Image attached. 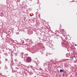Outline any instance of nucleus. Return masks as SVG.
<instances>
[{
  "label": "nucleus",
  "mask_w": 77,
  "mask_h": 77,
  "mask_svg": "<svg viewBox=\"0 0 77 77\" xmlns=\"http://www.w3.org/2000/svg\"><path fill=\"white\" fill-rule=\"evenodd\" d=\"M12 72L13 73L14 72H13V71H12Z\"/></svg>",
  "instance_id": "obj_33"
},
{
  "label": "nucleus",
  "mask_w": 77,
  "mask_h": 77,
  "mask_svg": "<svg viewBox=\"0 0 77 77\" xmlns=\"http://www.w3.org/2000/svg\"><path fill=\"white\" fill-rule=\"evenodd\" d=\"M27 42H29V39H27Z\"/></svg>",
  "instance_id": "obj_24"
},
{
  "label": "nucleus",
  "mask_w": 77,
  "mask_h": 77,
  "mask_svg": "<svg viewBox=\"0 0 77 77\" xmlns=\"http://www.w3.org/2000/svg\"><path fill=\"white\" fill-rule=\"evenodd\" d=\"M63 76H64V75H65L63 74Z\"/></svg>",
  "instance_id": "obj_31"
},
{
  "label": "nucleus",
  "mask_w": 77,
  "mask_h": 77,
  "mask_svg": "<svg viewBox=\"0 0 77 77\" xmlns=\"http://www.w3.org/2000/svg\"><path fill=\"white\" fill-rule=\"evenodd\" d=\"M63 43L62 42H61V44H62H62H63Z\"/></svg>",
  "instance_id": "obj_26"
},
{
  "label": "nucleus",
  "mask_w": 77,
  "mask_h": 77,
  "mask_svg": "<svg viewBox=\"0 0 77 77\" xmlns=\"http://www.w3.org/2000/svg\"><path fill=\"white\" fill-rule=\"evenodd\" d=\"M20 54H21V55H22V56H23V55H24V53L21 52L20 53Z\"/></svg>",
  "instance_id": "obj_13"
},
{
  "label": "nucleus",
  "mask_w": 77,
  "mask_h": 77,
  "mask_svg": "<svg viewBox=\"0 0 77 77\" xmlns=\"http://www.w3.org/2000/svg\"><path fill=\"white\" fill-rule=\"evenodd\" d=\"M10 45H14V46H15V44H14V43H10Z\"/></svg>",
  "instance_id": "obj_8"
},
{
  "label": "nucleus",
  "mask_w": 77,
  "mask_h": 77,
  "mask_svg": "<svg viewBox=\"0 0 77 77\" xmlns=\"http://www.w3.org/2000/svg\"><path fill=\"white\" fill-rule=\"evenodd\" d=\"M46 56H48V54H47V53L46 54Z\"/></svg>",
  "instance_id": "obj_23"
},
{
  "label": "nucleus",
  "mask_w": 77,
  "mask_h": 77,
  "mask_svg": "<svg viewBox=\"0 0 77 77\" xmlns=\"http://www.w3.org/2000/svg\"><path fill=\"white\" fill-rule=\"evenodd\" d=\"M18 0V1H20V0Z\"/></svg>",
  "instance_id": "obj_35"
},
{
  "label": "nucleus",
  "mask_w": 77,
  "mask_h": 77,
  "mask_svg": "<svg viewBox=\"0 0 77 77\" xmlns=\"http://www.w3.org/2000/svg\"><path fill=\"white\" fill-rule=\"evenodd\" d=\"M49 47L50 48H53V45L52 44H50L49 45Z\"/></svg>",
  "instance_id": "obj_6"
},
{
  "label": "nucleus",
  "mask_w": 77,
  "mask_h": 77,
  "mask_svg": "<svg viewBox=\"0 0 77 77\" xmlns=\"http://www.w3.org/2000/svg\"><path fill=\"white\" fill-rule=\"evenodd\" d=\"M34 20H35V19L33 18L31 20V23H33L34 22Z\"/></svg>",
  "instance_id": "obj_9"
},
{
  "label": "nucleus",
  "mask_w": 77,
  "mask_h": 77,
  "mask_svg": "<svg viewBox=\"0 0 77 77\" xmlns=\"http://www.w3.org/2000/svg\"><path fill=\"white\" fill-rule=\"evenodd\" d=\"M13 48L14 50H15L13 51V56H18V53H17V52L15 50V46H14Z\"/></svg>",
  "instance_id": "obj_3"
},
{
  "label": "nucleus",
  "mask_w": 77,
  "mask_h": 77,
  "mask_svg": "<svg viewBox=\"0 0 77 77\" xmlns=\"http://www.w3.org/2000/svg\"><path fill=\"white\" fill-rule=\"evenodd\" d=\"M64 70H63L62 69L60 70V72H64Z\"/></svg>",
  "instance_id": "obj_10"
},
{
  "label": "nucleus",
  "mask_w": 77,
  "mask_h": 77,
  "mask_svg": "<svg viewBox=\"0 0 77 77\" xmlns=\"http://www.w3.org/2000/svg\"><path fill=\"white\" fill-rule=\"evenodd\" d=\"M33 33V31L30 30H28V34L29 35H30Z\"/></svg>",
  "instance_id": "obj_5"
},
{
  "label": "nucleus",
  "mask_w": 77,
  "mask_h": 77,
  "mask_svg": "<svg viewBox=\"0 0 77 77\" xmlns=\"http://www.w3.org/2000/svg\"><path fill=\"white\" fill-rule=\"evenodd\" d=\"M16 34H17V35H18V34H19V32H17L16 33Z\"/></svg>",
  "instance_id": "obj_21"
},
{
  "label": "nucleus",
  "mask_w": 77,
  "mask_h": 77,
  "mask_svg": "<svg viewBox=\"0 0 77 77\" xmlns=\"http://www.w3.org/2000/svg\"><path fill=\"white\" fill-rule=\"evenodd\" d=\"M44 66H45V65H46V63H44L43 64Z\"/></svg>",
  "instance_id": "obj_18"
},
{
  "label": "nucleus",
  "mask_w": 77,
  "mask_h": 77,
  "mask_svg": "<svg viewBox=\"0 0 77 77\" xmlns=\"http://www.w3.org/2000/svg\"><path fill=\"white\" fill-rule=\"evenodd\" d=\"M18 0V1H20V0Z\"/></svg>",
  "instance_id": "obj_36"
},
{
  "label": "nucleus",
  "mask_w": 77,
  "mask_h": 77,
  "mask_svg": "<svg viewBox=\"0 0 77 77\" xmlns=\"http://www.w3.org/2000/svg\"><path fill=\"white\" fill-rule=\"evenodd\" d=\"M7 69H8V67H5V70H6Z\"/></svg>",
  "instance_id": "obj_16"
},
{
  "label": "nucleus",
  "mask_w": 77,
  "mask_h": 77,
  "mask_svg": "<svg viewBox=\"0 0 77 77\" xmlns=\"http://www.w3.org/2000/svg\"><path fill=\"white\" fill-rule=\"evenodd\" d=\"M64 37H65V35H64Z\"/></svg>",
  "instance_id": "obj_28"
},
{
  "label": "nucleus",
  "mask_w": 77,
  "mask_h": 77,
  "mask_svg": "<svg viewBox=\"0 0 77 77\" xmlns=\"http://www.w3.org/2000/svg\"><path fill=\"white\" fill-rule=\"evenodd\" d=\"M25 61L27 63H30L32 61V59L30 57H27L25 59Z\"/></svg>",
  "instance_id": "obj_2"
},
{
  "label": "nucleus",
  "mask_w": 77,
  "mask_h": 77,
  "mask_svg": "<svg viewBox=\"0 0 77 77\" xmlns=\"http://www.w3.org/2000/svg\"><path fill=\"white\" fill-rule=\"evenodd\" d=\"M2 15V16H4V14H3V13L2 12H1L0 13V15Z\"/></svg>",
  "instance_id": "obj_11"
},
{
  "label": "nucleus",
  "mask_w": 77,
  "mask_h": 77,
  "mask_svg": "<svg viewBox=\"0 0 77 77\" xmlns=\"http://www.w3.org/2000/svg\"><path fill=\"white\" fill-rule=\"evenodd\" d=\"M56 38H57V37H56Z\"/></svg>",
  "instance_id": "obj_37"
},
{
  "label": "nucleus",
  "mask_w": 77,
  "mask_h": 77,
  "mask_svg": "<svg viewBox=\"0 0 77 77\" xmlns=\"http://www.w3.org/2000/svg\"><path fill=\"white\" fill-rule=\"evenodd\" d=\"M61 32H64V30L63 29H62L61 30Z\"/></svg>",
  "instance_id": "obj_17"
},
{
  "label": "nucleus",
  "mask_w": 77,
  "mask_h": 77,
  "mask_svg": "<svg viewBox=\"0 0 77 77\" xmlns=\"http://www.w3.org/2000/svg\"><path fill=\"white\" fill-rule=\"evenodd\" d=\"M17 53H20V51H17Z\"/></svg>",
  "instance_id": "obj_22"
},
{
  "label": "nucleus",
  "mask_w": 77,
  "mask_h": 77,
  "mask_svg": "<svg viewBox=\"0 0 77 77\" xmlns=\"http://www.w3.org/2000/svg\"><path fill=\"white\" fill-rule=\"evenodd\" d=\"M9 30H11L12 32H13V31H14V29H13V28L11 27H10L9 28Z\"/></svg>",
  "instance_id": "obj_7"
},
{
  "label": "nucleus",
  "mask_w": 77,
  "mask_h": 77,
  "mask_svg": "<svg viewBox=\"0 0 77 77\" xmlns=\"http://www.w3.org/2000/svg\"><path fill=\"white\" fill-rule=\"evenodd\" d=\"M39 18H40V15L39 16Z\"/></svg>",
  "instance_id": "obj_29"
},
{
  "label": "nucleus",
  "mask_w": 77,
  "mask_h": 77,
  "mask_svg": "<svg viewBox=\"0 0 77 77\" xmlns=\"http://www.w3.org/2000/svg\"><path fill=\"white\" fill-rule=\"evenodd\" d=\"M75 46H77V44H75Z\"/></svg>",
  "instance_id": "obj_27"
},
{
  "label": "nucleus",
  "mask_w": 77,
  "mask_h": 77,
  "mask_svg": "<svg viewBox=\"0 0 77 77\" xmlns=\"http://www.w3.org/2000/svg\"><path fill=\"white\" fill-rule=\"evenodd\" d=\"M29 43L31 44H33V42L31 40H30V41H29Z\"/></svg>",
  "instance_id": "obj_12"
},
{
  "label": "nucleus",
  "mask_w": 77,
  "mask_h": 77,
  "mask_svg": "<svg viewBox=\"0 0 77 77\" xmlns=\"http://www.w3.org/2000/svg\"><path fill=\"white\" fill-rule=\"evenodd\" d=\"M16 71H14V72H16Z\"/></svg>",
  "instance_id": "obj_34"
},
{
  "label": "nucleus",
  "mask_w": 77,
  "mask_h": 77,
  "mask_svg": "<svg viewBox=\"0 0 77 77\" xmlns=\"http://www.w3.org/2000/svg\"><path fill=\"white\" fill-rule=\"evenodd\" d=\"M26 66L23 65H17L16 66L15 68V69H19L20 68V69H25Z\"/></svg>",
  "instance_id": "obj_1"
},
{
  "label": "nucleus",
  "mask_w": 77,
  "mask_h": 77,
  "mask_svg": "<svg viewBox=\"0 0 77 77\" xmlns=\"http://www.w3.org/2000/svg\"><path fill=\"white\" fill-rule=\"evenodd\" d=\"M14 61L15 62H17V60L16 59H14Z\"/></svg>",
  "instance_id": "obj_19"
},
{
  "label": "nucleus",
  "mask_w": 77,
  "mask_h": 77,
  "mask_svg": "<svg viewBox=\"0 0 77 77\" xmlns=\"http://www.w3.org/2000/svg\"><path fill=\"white\" fill-rule=\"evenodd\" d=\"M5 55L6 56H8V53H5Z\"/></svg>",
  "instance_id": "obj_14"
},
{
  "label": "nucleus",
  "mask_w": 77,
  "mask_h": 77,
  "mask_svg": "<svg viewBox=\"0 0 77 77\" xmlns=\"http://www.w3.org/2000/svg\"><path fill=\"white\" fill-rule=\"evenodd\" d=\"M73 57H71V59H73Z\"/></svg>",
  "instance_id": "obj_20"
},
{
  "label": "nucleus",
  "mask_w": 77,
  "mask_h": 77,
  "mask_svg": "<svg viewBox=\"0 0 77 77\" xmlns=\"http://www.w3.org/2000/svg\"><path fill=\"white\" fill-rule=\"evenodd\" d=\"M5 60H6V61H7V60H8V59H5Z\"/></svg>",
  "instance_id": "obj_25"
},
{
  "label": "nucleus",
  "mask_w": 77,
  "mask_h": 77,
  "mask_svg": "<svg viewBox=\"0 0 77 77\" xmlns=\"http://www.w3.org/2000/svg\"><path fill=\"white\" fill-rule=\"evenodd\" d=\"M25 49H27L28 48L29 50V51H30V52H32V51H33V49L32 48L30 47H29L28 48L27 47V46H26L25 47Z\"/></svg>",
  "instance_id": "obj_4"
},
{
  "label": "nucleus",
  "mask_w": 77,
  "mask_h": 77,
  "mask_svg": "<svg viewBox=\"0 0 77 77\" xmlns=\"http://www.w3.org/2000/svg\"><path fill=\"white\" fill-rule=\"evenodd\" d=\"M22 58H23V56H22Z\"/></svg>",
  "instance_id": "obj_30"
},
{
  "label": "nucleus",
  "mask_w": 77,
  "mask_h": 77,
  "mask_svg": "<svg viewBox=\"0 0 77 77\" xmlns=\"http://www.w3.org/2000/svg\"><path fill=\"white\" fill-rule=\"evenodd\" d=\"M30 67H31V68L32 69H33V66H30Z\"/></svg>",
  "instance_id": "obj_15"
},
{
  "label": "nucleus",
  "mask_w": 77,
  "mask_h": 77,
  "mask_svg": "<svg viewBox=\"0 0 77 77\" xmlns=\"http://www.w3.org/2000/svg\"><path fill=\"white\" fill-rule=\"evenodd\" d=\"M30 2H32V0H30Z\"/></svg>",
  "instance_id": "obj_32"
}]
</instances>
